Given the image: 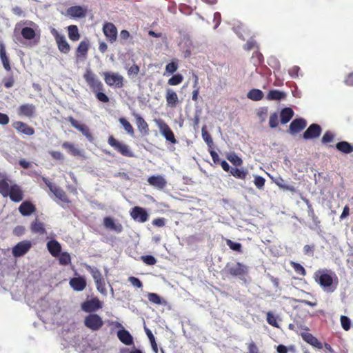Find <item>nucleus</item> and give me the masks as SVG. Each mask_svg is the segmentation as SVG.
Here are the masks:
<instances>
[{"label": "nucleus", "mask_w": 353, "mask_h": 353, "mask_svg": "<svg viewBox=\"0 0 353 353\" xmlns=\"http://www.w3.org/2000/svg\"><path fill=\"white\" fill-rule=\"evenodd\" d=\"M202 137L204 141L208 145H211L213 143L212 139L209 134V133L206 131L205 127H203L201 129Z\"/></svg>", "instance_id": "49"}, {"label": "nucleus", "mask_w": 353, "mask_h": 353, "mask_svg": "<svg viewBox=\"0 0 353 353\" xmlns=\"http://www.w3.org/2000/svg\"><path fill=\"white\" fill-rule=\"evenodd\" d=\"M299 70L300 68L298 66H294L289 70V74L292 77L297 78Z\"/></svg>", "instance_id": "64"}, {"label": "nucleus", "mask_w": 353, "mask_h": 353, "mask_svg": "<svg viewBox=\"0 0 353 353\" xmlns=\"http://www.w3.org/2000/svg\"><path fill=\"white\" fill-rule=\"evenodd\" d=\"M165 99L167 105L171 108H175L177 105L179 98L176 93L170 88L166 90Z\"/></svg>", "instance_id": "23"}, {"label": "nucleus", "mask_w": 353, "mask_h": 353, "mask_svg": "<svg viewBox=\"0 0 353 353\" xmlns=\"http://www.w3.org/2000/svg\"><path fill=\"white\" fill-rule=\"evenodd\" d=\"M83 78L89 87L94 92L101 91L103 90V84L101 81L90 69L86 70V72L83 75Z\"/></svg>", "instance_id": "4"}, {"label": "nucleus", "mask_w": 353, "mask_h": 353, "mask_svg": "<svg viewBox=\"0 0 353 353\" xmlns=\"http://www.w3.org/2000/svg\"><path fill=\"white\" fill-rule=\"evenodd\" d=\"M36 112V107L33 104H23L19 106L17 113L21 117H33Z\"/></svg>", "instance_id": "16"}, {"label": "nucleus", "mask_w": 353, "mask_h": 353, "mask_svg": "<svg viewBox=\"0 0 353 353\" xmlns=\"http://www.w3.org/2000/svg\"><path fill=\"white\" fill-rule=\"evenodd\" d=\"M59 260L60 264L63 265H68L71 262L70 255L68 252H62L59 254Z\"/></svg>", "instance_id": "45"}, {"label": "nucleus", "mask_w": 353, "mask_h": 353, "mask_svg": "<svg viewBox=\"0 0 353 353\" xmlns=\"http://www.w3.org/2000/svg\"><path fill=\"white\" fill-rule=\"evenodd\" d=\"M265 179L260 176H256L254 177V183L256 187L259 189H262L265 185Z\"/></svg>", "instance_id": "52"}, {"label": "nucleus", "mask_w": 353, "mask_h": 353, "mask_svg": "<svg viewBox=\"0 0 353 353\" xmlns=\"http://www.w3.org/2000/svg\"><path fill=\"white\" fill-rule=\"evenodd\" d=\"M82 310L87 312H94L102 307V303L97 298H92L84 302L81 305Z\"/></svg>", "instance_id": "13"}, {"label": "nucleus", "mask_w": 353, "mask_h": 353, "mask_svg": "<svg viewBox=\"0 0 353 353\" xmlns=\"http://www.w3.org/2000/svg\"><path fill=\"white\" fill-rule=\"evenodd\" d=\"M247 97L252 101H259L263 99V93L259 89H252L247 94Z\"/></svg>", "instance_id": "36"}, {"label": "nucleus", "mask_w": 353, "mask_h": 353, "mask_svg": "<svg viewBox=\"0 0 353 353\" xmlns=\"http://www.w3.org/2000/svg\"><path fill=\"white\" fill-rule=\"evenodd\" d=\"M314 279L325 292H333L336 288L337 277L331 271L319 270L315 273Z\"/></svg>", "instance_id": "1"}, {"label": "nucleus", "mask_w": 353, "mask_h": 353, "mask_svg": "<svg viewBox=\"0 0 353 353\" xmlns=\"http://www.w3.org/2000/svg\"><path fill=\"white\" fill-rule=\"evenodd\" d=\"M103 77L105 83L109 86H114L119 88L123 86L124 78L119 73L105 72L103 73Z\"/></svg>", "instance_id": "3"}, {"label": "nucleus", "mask_w": 353, "mask_h": 353, "mask_svg": "<svg viewBox=\"0 0 353 353\" xmlns=\"http://www.w3.org/2000/svg\"><path fill=\"white\" fill-rule=\"evenodd\" d=\"M333 139L334 134L330 132H326L322 137V142L324 143H330L332 141Z\"/></svg>", "instance_id": "59"}, {"label": "nucleus", "mask_w": 353, "mask_h": 353, "mask_svg": "<svg viewBox=\"0 0 353 353\" xmlns=\"http://www.w3.org/2000/svg\"><path fill=\"white\" fill-rule=\"evenodd\" d=\"M19 210L23 216H29L35 211V207L31 202L24 201L20 205Z\"/></svg>", "instance_id": "27"}, {"label": "nucleus", "mask_w": 353, "mask_h": 353, "mask_svg": "<svg viewBox=\"0 0 353 353\" xmlns=\"http://www.w3.org/2000/svg\"><path fill=\"white\" fill-rule=\"evenodd\" d=\"M154 123L158 127L159 132L162 136H163L165 139L172 143H176V140L174 137V133L168 126L167 123L164 122L163 120L161 119H154Z\"/></svg>", "instance_id": "5"}, {"label": "nucleus", "mask_w": 353, "mask_h": 353, "mask_svg": "<svg viewBox=\"0 0 353 353\" xmlns=\"http://www.w3.org/2000/svg\"><path fill=\"white\" fill-rule=\"evenodd\" d=\"M340 320L342 327L346 331L349 330L351 327L350 319L347 316L342 315Z\"/></svg>", "instance_id": "48"}, {"label": "nucleus", "mask_w": 353, "mask_h": 353, "mask_svg": "<svg viewBox=\"0 0 353 353\" xmlns=\"http://www.w3.org/2000/svg\"><path fill=\"white\" fill-rule=\"evenodd\" d=\"M128 281L134 287H136L138 288H141L143 287L142 283L137 277L130 276L128 278Z\"/></svg>", "instance_id": "56"}, {"label": "nucleus", "mask_w": 353, "mask_h": 353, "mask_svg": "<svg viewBox=\"0 0 353 353\" xmlns=\"http://www.w3.org/2000/svg\"><path fill=\"white\" fill-rule=\"evenodd\" d=\"M139 72V68L138 65L134 64L128 70V75H137Z\"/></svg>", "instance_id": "63"}, {"label": "nucleus", "mask_w": 353, "mask_h": 353, "mask_svg": "<svg viewBox=\"0 0 353 353\" xmlns=\"http://www.w3.org/2000/svg\"><path fill=\"white\" fill-rule=\"evenodd\" d=\"M231 174H232L234 177L244 179L247 175V172L236 168H232L230 170Z\"/></svg>", "instance_id": "44"}, {"label": "nucleus", "mask_w": 353, "mask_h": 353, "mask_svg": "<svg viewBox=\"0 0 353 353\" xmlns=\"http://www.w3.org/2000/svg\"><path fill=\"white\" fill-rule=\"evenodd\" d=\"M274 181L280 188L290 192H295V188L293 185L286 184L284 180L281 177L276 178Z\"/></svg>", "instance_id": "38"}, {"label": "nucleus", "mask_w": 353, "mask_h": 353, "mask_svg": "<svg viewBox=\"0 0 353 353\" xmlns=\"http://www.w3.org/2000/svg\"><path fill=\"white\" fill-rule=\"evenodd\" d=\"M68 37L70 40L78 41L80 38L77 26L71 25L68 27Z\"/></svg>", "instance_id": "37"}, {"label": "nucleus", "mask_w": 353, "mask_h": 353, "mask_svg": "<svg viewBox=\"0 0 353 353\" xmlns=\"http://www.w3.org/2000/svg\"><path fill=\"white\" fill-rule=\"evenodd\" d=\"M52 157L57 160L63 161L64 159L63 154L59 151L51 150L49 152Z\"/></svg>", "instance_id": "60"}, {"label": "nucleus", "mask_w": 353, "mask_h": 353, "mask_svg": "<svg viewBox=\"0 0 353 353\" xmlns=\"http://www.w3.org/2000/svg\"><path fill=\"white\" fill-rule=\"evenodd\" d=\"M133 116L135 118L137 125L139 130L146 132L148 130V125L145 120L138 114L134 113Z\"/></svg>", "instance_id": "34"}, {"label": "nucleus", "mask_w": 353, "mask_h": 353, "mask_svg": "<svg viewBox=\"0 0 353 353\" xmlns=\"http://www.w3.org/2000/svg\"><path fill=\"white\" fill-rule=\"evenodd\" d=\"M302 337L305 341H306L307 343L312 345V346L321 349L323 347L322 344L318 341L316 338L313 336L310 333H303Z\"/></svg>", "instance_id": "30"}, {"label": "nucleus", "mask_w": 353, "mask_h": 353, "mask_svg": "<svg viewBox=\"0 0 353 353\" xmlns=\"http://www.w3.org/2000/svg\"><path fill=\"white\" fill-rule=\"evenodd\" d=\"M0 58L3 65V68L7 70L10 71L11 70V67L10 65V61L8 57L6 55L5 46L3 43H0Z\"/></svg>", "instance_id": "29"}, {"label": "nucleus", "mask_w": 353, "mask_h": 353, "mask_svg": "<svg viewBox=\"0 0 353 353\" xmlns=\"http://www.w3.org/2000/svg\"><path fill=\"white\" fill-rule=\"evenodd\" d=\"M119 123L122 125L124 130L131 136L134 135V129L132 125L125 118H120Z\"/></svg>", "instance_id": "40"}, {"label": "nucleus", "mask_w": 353, "mask_h": 353, "mask_svg": "<svg viewBox=\"0 0 353 353\" xmlns=\"http://www.w3.org/2000/svg\"><path fill=\"white\" fill-rule=\"evenodd\" d=\"M269 125L272 128H274L278 125V115L276 113H273L270 115Z\"/></svg>", "instance_id": "53"}, {"label": "nucleus", "mask_w": 353, "mask_h": 353, "mask_svg": "<svg viewBox=\"0 0 353 353\" xmlns=\"http://www.w3.org/2000/svg\"><path fill=\"white\" fill-rule=\"evenodd\" d=\"M117 326L119 327H123L122 325L119 323H117ZM117 336L119 340L126 345H131L133 344V338L130 334V332L125 329L122 328V330H119L117 332Z\"/></svg>", "instance_id": "18"}, {"label": "nucleus", "mask_w": 353, "mask_h": 353, "mask_svg": "<svg viewBox=\"0 0 353 353\" xmlns=\"http://www.w3.org/2000/svg\"><path fill=\"white\" fill-rule=\"evenodd\" d=\"M292 264L294 270L296 273L302 276H304L305 274V270L301 265L294 262L292 263Z\"/></svg>", "instance_id": "54"}, {"label": "nucleus", "mask_w": 353, "mask_h": 353, "mask_svg": "<svg viewBox=\"0 0 353 353\" xmlns=\"http://www.w3.org/2000/svg\"><path fill=\"white\" fill-rule=\"evenodd\" d=\"M96 92H97L96 96H97V98L98 100H99L100 101L104 102V103L108 102L109 98L107 97L106 94H105L104 93H103L100 91H97Z\"/></svg>", "instance_id": "62"}, {"label": "nucleus", "mask_w": 353, "mask_h": 353, "mask_svg": "<svg viewBox=\"0 0 353 353\" xmlns=\"http://www.w3.org/2000/svg\"><path fill=\"white\" fill-rule=\"evenodd\" d=\"M148 300L153 303L161 305L162 304L161 298L156 293L150 292L148 294Z\"/></svg>", "instance_id": "47"}, {"label": "nucleus", "mask_w": 353, "mask_h": 353, "mask_svg": "<svg viewBox=\"0 0 353 353\" xmlns=\"http://www.w3.org/2000/svg\"><path fill=\"white\" fill-rule=\"evenodd\" d=\"M21 25H28L29 27H24L21 29V34L23 37L27 40H31L35 37V30L37 28V25L32 21H25L17 25V27Z\"/></svg>", "instance_id": "7"}, {"label": "nucleus", "mask_w": 353, "mask_h": 353, "mask_svg": "<svg viewBox=\"0 0 353 353\" xmlns=\"http://www.w3.org/2000/svg\"><path fill=\"white\" fill-rule=\"evenodd\" d=\"M84 323L87 327L94 331L99 330L102 327L103 322L99 315L91 314L85 318Z\"/></svg>", "instance_id": "9"}, {"label": "nucleus", "mask_w": 353, "mask_h": 353, "mask_svg": "<svg viewBox=\"0 0 353 353\" xmlns=\"http://www.w3.org/2000/svg\"><path fill=\"white\" fill-rule=\"evenodd\" d=\"M31 248V243L29 241H23L18 243L12 248V254L15 257H20L26 254Z\"/></svg>", "instance_id": "11"}, {"label": "nucleus", "mask_w": 353, "mask_h": 353, "mask_svg": "<svg viewBox=\"0 0 353 353\" xmlns=\"http://www.w3.org/2000/svg\"><path fill=\"white\" fill-rule=\"evenodd\" d=\"M228 159L236 165H240L242 163V160L236 154H231L228 157Z\"/></svg>", "instance_id": "58"}, {"label": "nucleus", "mask_w": 353, "mask_h": 353, "mask_svg": "<svg viewBox=\"0 0 353 353\" xmlns=\"http://www.w3.org/2000/svg\"><path fill=\"white\" fill-rule=\"evenodd\" d=\"M66 14L72 18H83L87 14V8L80 6H72L67 9Z\"/></svg>", "instance_id": "12"}, {"label": "nucleus", "mask_w": 353, "mask_h": 353, "mask_svg": "<svg viewBox=\"0 0 353 353\" xmlns=\"http://www.w3.org/2000/svg\"><path fill=\"white\" fill-rule=\"evenodd\" d=\"M294 114L293 110L290 108H284L281 112V121L282 123H287Z\"/></svg>", "instance_id": "33"}, {"label": "nucleus", "mask_w": 353, "mask_h": 353, "mask_svg": "<svg viewBox=\"0 0 353 353\" xmlns=\"http://www.w3.org/2000/svg\"><path fill=\"white\" fill-rule=\"evenodd\" d=\"M8 196L12 201L15 202H19L23 199L21 190L15 183H14L13 185H12L11 189H10V193Z\"/></svg>", "instance_id": "26"}, {"label": "nucleus", "mask_w": 353, "mask_h": 353, "mask_svg": "<svg viewBox=\"0 0 353 353\" xmlns=\"http://www.w3.org/2000/svg\"><path fill=\"white\" fill-rule=\"evenodd\" d=\"M108 143L122 155L129 157H134V153L126 144L118 141L112 136L108 138Z\"/></svg>", "instance_id": "6"}, {"label": "nucleus", "mask_w": 353, "mask_h": 353, "mask_svg": "<svg viewBox=\"0 0 353 353\" xmlns=\"http://www.w3.org/2000/svg\"><path fill=\"white\" fill-rule=\"evenodd\" d=\"M321 132V127L317 124H312L304 132L303 137L305 139H314L319 137Z\"/></svg>", "instance_id": "20"}, {"label": "nucleus", "mask_w": 353, "mask_h": 353, "mask_svg": "<svg viewBox=\"0 0 353 353\" xmlns=\"http://www.w3.org/2000/svg\"><path fill=\"white\" fill-rule=\"evenodd\" d=\"M227 244L230 247V249L235 251H240L241 245L240 243H234L231 240L227 241Z\"/></svg>", "instance_id": "61"}, {"label": "nucleus", "mask_w": 353, "mask_h": 353, "mask_svg": "<svg viewBox=\"0 0 353 353\" xmlns=\"http://www.w3.org/2000/svg\"><path fill=\"white\" fill-rule=\"evenodd\" d=\"M148 183L158 190L163 189L167 184L165 178L161 175H153L148 179Z\"/></svg>", "instance_id": "15"}, {"label": "nucleus", "mask_w": 353, "mask_h": 353, "mask_svg": "<svg viewBox=\"0 0 353 353\" xmlns=\"http://www.w3.org/2000/svg\"><path fill=\"white\" fill-rule=\"evenodd\" d=\"M59 308L57 307V305L55 302H52L50 304L49 307L46 310H44L48 314L53 315L59 312Z\"/></svg>", "instance_id": "51"}, {"label": "nucleus", "mask_w": 353, "mask_h": 353, "mask_svg": "<svg viewBox=\"0 0 353 353\" xmlns=\"http://www.w3.org/2000/svg\"><path fill=\"white\" fill-rule=\"evenodd\" d=\"M141 259L143 261L148 265H154L157 262L155 258L151 255L143 256Z\"/></svg>", "instance_id": "57"}, {"label": "nucleus", "mask_w": 353, "mask_h": 353, "mask_svg": "<svg viewBox=\"0 0 353 353\" xmlns=\"http://www.w3.org/2000/svg\"><path fill=\"white\" fill-rule=\"evenodd\" d=\"M50 32L54 37L59 50L61 52L67 54L70 51V47L64 35L59 34L55 28H52Z\"/></svg>", "instance_id": "8"}, {"label": "nucleus", "mask_w": 353, "mask_h": 353, "mask_svg": "<svg viewBox=\"0 0 353 353\" xmlns=\"http://www.w3.org/2000/svg\"><path fill=\"white\" fill-rule=\"evenodd\" d=\"M267 321L270 325L274 327H279L276 317L270 312L267 314Z\"/></svg>", "instance_id": "55"}, {"label": "nucleus", "mask_w": 353, "mask_h": 353, "mask_svg": "<svg viewBox=\"0 0 353 353\" xmlns=\"http://www.w3.org/2000/svg\"><path fill=\"white\" fill-rule=\"evenodd\" d=\"M286 94L283 92L277 90H273L269 92V93L267 95V99L268 100H281L282 99H284L285 97Z\"/></svg>", "instance_id": "35"}, {"label": "nucleus", "mask_w": 353, "mask_h": 353, "mask_svg": "<svg viewBox=\"0 0 353 353\" xmlns=\"http://www.w3.org/2000/svg\"><path fill=\"white\" fill-rule=\"evenodd\" d=\"M88 50V42H86L85 41H81L77 48V56L78 57L85 56L87 54Z\"/></svg>", "instance_id": "41"}, {"label": "nucleus", "mask_w": 353, "mask_h": 353, "mask_svg": "<svg viewBox=\"0 0 353 353\" xmlns=\"http://www.w3.org/2000/svg\"><path fill=\"white\" fill-rule=\"evenodd\" d=\"M31 229L34 232L43 234L45 232V229L41 223L35 221L31 225Z\"/></svg>", "instance_id": "46"}, {"label": "nucleus", "mask_w": 353, "mask_h": 353, "mask_svg": "<svg viewBox=\"0 0 353 353\" xmlns=\"http://www.w3.org/2000/svg\"><path fill=\"white\" fill-rule=\"evenodd\" d=\"M51 192L55 195V196L57 198H58L61 201H67L66 196H65L64 191L63 190H61V188H59V187L55 186L54 188H52V190Z\"/></svg>", "instance_id": "42"}, {"label": "nucleus", "mask_w": 353, "mask_h": 353, "mask_svg": "<svg viewBox=\"0 0 353 353\" xmlns=\"http://www.w3.org/2000/svg\"><path fill=\"white\" fill-rule=\"evenodd\" d=\"M103 31L105 37L110 42L116 41L117 37V29L112 23H105L103 27Z\"/></svg>", "instance_id": "14"}, {"label": "nucleus", "mask_w": 353, "mask_h": 353, "mask_svg": "<svg viewBox=\"0 0 353 353\" xmlns=\"http://www.w3.org/2000/svg\"><path fill=\"white\" fill-rule=\"evenodd\" d=\"M68 121L70 123L73 128L81 132L88 139L89 141L92 142L93 137L90 132L89 128L86 125L79 123L72 117H69Z\"/></svg>", "instance_id": "10"}, {"label": "nucleus", "mask_w": 353, "mask_h": 353, "mask_svg": "<svg viewBox=\"0 0 353 353\" xmlns=\"http://www.w3.org/2000/svg\"><path fill=\"white\" fill-rule=\"evenodd\" d=\"M103 223L105 228L114 230L117 232L122 231V226L121 224H115L114 220L110 217H106L103 220Z\"/></svg>", "instance_id": "32"}, {"label": "nucleus", "mask_w": 353, "mask_h": 353, "mask_svg": "<svg viewBox=\"0 0 353 353\" xmlns=\"http://www.w3.org/2000/svg\"><path fill=\"white\" fill-rule=\"evenodd\" d=\"M130 214L135 221L141 223L145 222L148 218L147 212L140 207H134L132 208Z\"/></svg>", "instance_id": "17"}, {"label": "nucleus", "mask_w": 353, "mask_h": 353, "mask_svg": "<svg viewBox=\"0 0 353 353\" xmlns=\"http://www.w3.org/2000/svg\"><path fill=\"white\" fill-rule=\"evenodd\" d=\"M305 126L306 122L304 119H295L290 125V132L291 134H296L302 130Z\"/></svg>", "instance_id": "24"}, {"label": "nucleus", "mask_w": 353, "mask_h": 353, "mask_svg": "<svg viewBox=\"0 0 353 353\" xmlns=\"http://www.w3.org/2000/svg\"><path fill=\"white\" fill-rule=\"evenodd\" d=\"M228 271L232 275L240 276L246 272L247 268L240 263H236L228 266Z\"/></svg>", "instance_id": "25"}, {"label": "nucleus", "mask_w": 353, "mask_h": 353, "mask_svg": "<svg viewBox=\"0 0 353 353\" xmlns=\"http://www.w3.org/2000/svg\"><path fill=\"white\" fill-rule=\"evenodd\" d=\"M62 147L65 149L69 154L73 156H80L81 154V150L72 143L64 142L62 144Z\"/></svg>", "instance_id": "31"}, {"label": "nucleus", "mask_w": 353, "mask_h": 353, "mask_svg": "<svg viewBox=\"0 0 353 353\" xmlns=\"http://www.w3.org/2000/svg\"><path fill=\"white\" fill-rule=\"evenodd\" d=\"M12 125L13 128L19 132L23 133L26 135L31 136L34 133V129L23 122L15 121L13 123Z\"/></svg>", "instance_id": "19"}, {"label": "nucleus", "mask_w": 353, "mask_h": 353, "mask_svg": "<svg viewBox=\"0 0 353 353\" xmlns=\"http://www.w3.org/2000/svg\"><path fill=\"white\" fill-rule=\"evenodd\" d=\"M85 268L91 274L96 284L97 290L103 296H107L105 279L103 278V276L99 270L97 268L91 267L89 265H85Z\"/></svg>", "instance_id": "2"}, {"label": "nucleus", "mask_w": 353, "mask_h": 353, "mask_svg": "<svg viewBox=\"0 0 353 353\" xmlns=\"http://www.w3.org/2000/svg\"><path fill=\"white\" fill-rule=\"evenodd\" d=\"M70 287L75 291H83L86 286V281L83 277H74L70 281Z\"/></svg>", "instance_id": "21"}, {"label": "nucleus", "mask_w": 353, "mask_h": 353, "mask_svg": "<svg viewBox=\"0 0 353 353\" xmlns=\"http://www.w3.org/2000/svg\"><path fill=\"white\" fill-rule=\"evenodd\" d=\"M336 148L346 154L350 153L353 150V147L346 141H341L336 144Z\"/></svg>", "instance_id": "39"}, {"label": "nucleus", "mask_w": 353, "mask_h": 353, "mask_svg": "<svg viewBox=\"0 0 353 353\" xmlns=\"http://www.w3.org/2000/svg\"><path fill=\"white\" fill-rule=\"evenodd\" d=\"M47 248L50 253L53 256H57L59 255L61 250L60 243L56 240H50L47 243Z\"/></svg>", "instance_id": "28"}, {"label": "nucleus", "mask_w": 353, "mask_h": 353, "mask_svg": "<svg viewBox=\"0 0 353 353\" xmlns=\"http://www.w3.org/2000/svg\"><path fill=\"white\" fill-rule=\"evenodd\" d=\"M14 183L8 178H3L0 180V194L6 197L10 193V189Z\"/></svg>", "instance_id": "22"}, {"label": "nucleus", "mask_w": 353, "mask_h": 353, "mask_svg": "<svg viewBox=\"0 0 353 353\" xmlns=\"http://www.w3.org/2000/svg\"><path fill=\"white\" fill-rule=\"evenodd\" d=\"M178 70V65L172 61L169 63L165 66V72L168 74H174Z\"/></svg>", "instance_id": "50"}, {"label": "nucleus", "mask_w": 353, "mask_h": 353, "mask_svg": "<svg viewBox=\"0 0 353 353\" xmlns=\"http://www.w3.org/2000/svg\"><path fill=\"white\" fill-rule=\"evenodd\" d=\"M183 80V77L181 74H176L172 76L168 81V83L170 85H179Z\"/></svg>", "instance_id": "43"}]
</instances>
